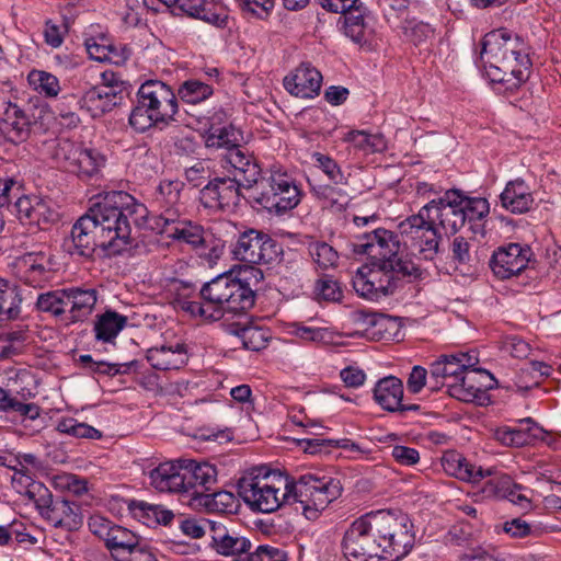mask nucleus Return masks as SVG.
Masks as SVG:
<instances>
[{"label":"nucleus","instance_id":"f257e3e1","mask_svg":"<svg viewBox=\"0 0 561 561\" xmlns=\"http://www.w3.org/2000/svg\"><path fill=\"white\" fill-rule=\"evenodd\" d=\"M146 213V206L130 194L107 192L72 225L64 250L84 259H91L96 249L108 256L121 254L130 244L131 224L137 225Z\"/></svg>","mask_w":561,"mask_h":561},{"label":"nucleus","instance_id":"f03ea898","mask_svg":"<svg viewBox=\"0 0 561 561\" xmlns=\"http://www.w3.org/2000/svg\"><path fill=\"white\" fill-rule=\"evenodd\" d=\"M341 492L337 479L306 473L290 481L288 476L266 467L252 468L238 481V493L251 510L272 513L283 504L299 503L308 519H316Z\"/></svg>","mask_w":561,"mask_h":561},{"label":"nucleus","instance_id":"7ed1b4c3","mask_svg":"<svg viewBox=\"0 0 561 561\" xmlns=\"http://www.w3.org/2000/svg\"><path fill=\"white\" fill-rule=\"evenodd\" d=\"M412 523L405 514L377 511L356 519L346 530L342 550L348 561L401 559L414 545Z\"/></svg>","mask_w":561,"mask_h":561},{"label":"nucleus","instance_id":"20e7f679","mask_svg":"<svg viewBox=\"0 0 561 561\" xmlns=\"http://www.w3.org/2000/svg\"><path fill=\"white\" fill-rule=\"evenodd\" d=\"M480 57L491 81L506 83L507 89H516L529 78L531 61L526 45L505 30L483 37Z\"/></svg>","mask_w":561,"mask_h":561},{"label":"nucleus","instance_id":"39448f33","mask_svg":"<svg viewBox=\"0 0 561 561\" xmlns=\"http://www.w3.org/2000/svg\"><path fill=\"white\" fill-rule=\"evenodd\" d=\"M203 302L192 301L188 310L210 320H219L225 313H243L254 305V291L249 284L228 275H220L201 289Z\"/></svg>","mask_w":561,"mask_h":561},{"label":"nucleus","instance_id":"423d86ee","mask_svg":"<svg viewBox=\"0 0 561 561\" xmlns=\"http://www.w3.org/2000/svg\"><path fill=\"white\" fill-rule=\"evenodd\" d=\"M401 242L398 233L378 228L357 236L352 242V251L354 254L366 255L371 262L394 265L399 272H403L409 282L422 279L425 271L410 257L409 252L405 253Z\"/></svg>","mask_w":561,"mask_h":561},{"label":"nucleus","instance_id":"0eeeda50","mask_svg":"<svg viewBox=\"0 0 561 561\" xmlns=\"http://www.w3.org/2000/svg\"><path fill=\"white\" fill-rule=\"evenodd\" d=\"M425 211L409 216L398 225L405 252L414 260L433 261L439 252L442 234Z\"/></svg>","mask_w":561,"mask_h":561},{"label":"nucleus","instance_id":"6e6552de","mask_svg":"<svg viewBox=\"0 0 561 561\" xmlns=\"http://www.w3.org/2000/svg\"><path fill=\"white\" fill-rule=\"evenodd\" d=\"M248 197L270 213L284 214L300 203V191L286 173H273L261 179Z\"/></svg>","mask_w":561,"mask_h":561},{"label":"nucleus","instance_id":"1a4fd4ad","mask_svg":"<svg viewBox=\"0 0 561 561\" xmlns=\"http://www.w3.org/2000/svg\"><path fill=\"white\" fill-rule=\"evenodd\" d=\"M403 278L408 277L403 276V272H399L394 265L369 261L357 270L352 283L360 297L379 301L392 295L401 286Z\"/></svg>","mask_w":561,"mask_h":561},{"label":"nucleus","instance_id":"9d476101","mask_svg":"<svg viewBox=\"0 0 561 561\" xmlns=\"http://www.w3.org/2000/svg\"><path fill=\"white\" fill-rule=\"evenodd\" d=\"M126 94V82L115 72L104 71L101 82L87 90L79 103L92 117H100L121 105Z\"/></svg>","mask_w":561,"mask_h":561},{"label":"nucleus","instance_id":"9b49d317","mask_svg":"<svg viewBox=\"0 0 561 561\" xmlns=\"http://www.w3.org/2000/svg\"><path fill=\"white\" fill-rule=\"evenodd\" d=\"M167 234L175 241L191 245L210 265L215 264L224 253L225 242L210 230L191 220L179 221L167 229Z\"/></svg>","mask_w":561,"mask_h":561},{"label":"nucleus","instance_id":"f8f14e48","mask_svg":"<svg viewBox=\"0 0 561 561\" xmlns=\"http://www.w3.org/2000/svg\"><path fill=\"white\" fill-rule=\"evenodd\" d=\"M279 253L277 242L266 232L249 228L239 233L232 254L237 261L247 264H268Z\"/></svg>","mask_w":561,"mask_h":561},{"label":"nucleus","instance_id":"ddd939ff","mask_svg":"<svg viewBox=\"0 0 561 561\" xmlns=\"http://www.w3.org/2000/svg\"><path fill=\"white\" fill-rule=\"evenodd\" d=\"M38 514L55 528L76 531L83 525L81 506L64 496L53 495L49 489L35 506Z\"/></svg>","mask_w":561,"mask_h":561},{"label":"nucleus","instance_id":"4468645a","mask_svg":"<svg viewBox=\"0 0 561 561\" xmlns=\"http://www.w3.org/2000/svg\"><path fill=\"white\" fill-rule=\"evenodd\" d=\"M88 526L91 533L104 542L114 561L118 560L141 539L134 531L116 525L101 515H92L89 518Z\"/></svg>","mask_w":561,"mask_h":561},{"label":"nucleus","instance_id":"2eb2a0df","mask_svg":"<svg viewBox=\"0 0 561 561\" xmlns=\"http://www.w3.org/2000/svg\"><path fill=\"white\" fill-rule=\"evenodd\" d=\"M461 194L457 190L447 191L443 197L433 199L422 207L434 225L446 234H455L463 227V214L460 206Z\"/></svg>","mask_w":561,"mask_h":561},{"label":"nucleus","instance_id":"dca6fc26","mask_svg":"<svg viewBox=\"0 0 561 561\" xmlns=\"http://www.w3.org/2000/svg\"><path fill=\"white\" fill-rule=\"evenodd\" d=\"M533 256L529 245L510 243L493 252L490 267L496 277L507 279L527 268Z\"/></svg>","mask_w":561,"mask_h":561},{"label":"nucleus","instance_id":"f3484780","mask_svg":"<svg viewBox=\"0 0 561 561\" xmlns=\"http://www.w3.org/2000/svg\"><path fill=\"white\" fill-rule=\"evenodd\" d=\"M243 185L233 178H215L199 191V202L208 209L220 210L238 205Z\"/></svg>","mask_w":561,"mask_h":561},{"label":"nucleus","instance_id":"a211bd4d","mask_svg":"<svg viewBox=\"0 0 561 561\" xmlns=\"http://www.w3.org/2000/svg\"><path fill=\"white\" fill-rule=\"evenodd\" d=\"M495 378L485 369L462 373L457 382H448L447 393L463 402H479L485 399L488 390L495 386Z\"/></svg>","mask_w":561,"mask_h":561},{"label":"nucleus","instance_id":"6ab92c4d","mask_svg":"<svg viewBox=\"0 0 561 561\" xmlns=\"http://www.w3.org/2000/svg\"><path fill=\"white\" fill-rule=\"evenodd\" d=\"M137 96L145 100L147 108L160 116V121L168 124L178 113V101L172 89L159 80H148L142 83Z\"/></svg>","mask_w":561,"mask_h":561},{"label":"nucleus","instance_id":"aec40b11","mask_svg":"<svg viewBox=\"0 0 561 561\" xmlns=\"http://www.w3.org/2000/svg\"><path fill=\"white\" fill-rule=\"evenodd\" d=\"M184 494L193 500H199L204 491H208L217 481L216 467L208 462L185 461L182 466Z\"/></svg>","mask_w":561,"mask_h":561},{"label":"nucleus","instance_id":"412c9836","mask_svg":"<svg viewBox=\"0 0 561 561\" xmlns=\"http://www.w3.org/2000/svg\"><path fill=\"white\" fill-rule=\"evenodd\" d=\"M516 427H500L495 431V438L505 446L522 447L531 445L537 440L546 442L549 433L538 425L531 417L518 421Z\"/></svg>","mask_w":561,"mask_h":561},{"label":"nucleus","instance_id":"4be33fe9","mask_svg":"<svg viewBox=\"0 0 561 561\" xmlns=\"http://www.w3.org/2000/svg\"><path fill=\"white\" fill-rule=\"evenodd\" d=\"M321 73L309 64H301L290 77H285L284 87L293 95L310 99L319 94Z\"/></svg>","mask_w":561,"mask_h":561},{"label":"nucleus","instance_id":"5701e85b","mask_svg":"<svg viewBox=\"0 0 561 561\" xmlns=\"http://www.w3.org/2000/svg\"><path fill=\"white\" fill-rule=\"evenodd\" d=\"M227 162L234 169V175L249 194L261 181V168L256 160L242 147L232 148L225 156Z\"/></svg>","mask_w":561,"mask_h":561},{"label":"nucleus","instance_id":"b1692460","mask_svg":"<svg viewBox=\"0 0 561 561\" xmlns=\"http://www.w3.org/2000/svg\"><path fill=\"white\" fill-rule=\"evenodd\" d=\"M67 327L84 322L93 312L99 293L94 288L69 287Z\"/></svg>","mask_w":561,"mask_h":561},{"label":"nucleus","instance_id":"393cba45","mask_svg":"<svg viewBox=\"0 0 561 561\" xmlns=\"http://www.w3.org/2000/svg\"><path fill=\"white\" fill-rule=\"evenodd\" d=\"M70 172L80 178H92L98 174L105 164V157L95 149L72 148L67 156Z\"/></svg>","mask_w":561,"mask_h":561},{"label":"nucleus","instance_id":"a878e982","mask_svg":"<svg viewBox=\"0 0 561 561\" xmlns=\"http://www.w3.org/2000/svg\"><path fill=\"white\" fill-rule=\"evenodd\" d=\"M2 117L3 122L10 126L8 135L13 142L27 140L33 127L37 124L34 111L22 110L16 104L7 107Z\"/></svg>","mask_w":561,"mask_h":561},{"label":"nucleus","instance_id":"bb28decb","mask_svg":"<svg viewBox=\"0 0 561 561\" xmlns=\"http://www.w3.org/2000/svg\"><path fill=\"white\" fill-rule=\"evenodd\" d=\"M68 301L67 288L47 290L37 295L34 308L67 327Z\"/></svg>","mask_w":561,"mask_h":561},{"label":"nucleus","instance_id":"cd10ccee","mask_svg":"<svg viewBox=\"0 0 561 561\" xmlns=\"http://www.w3.org/2000/svg\"><path fill=\"white\" fill-rule=\"evenodd\" d=\"M150 484L159 492L184 494L182 465L163 462L149 473Z\"/></svg>","mask_w":561,"mask_h":561},{"label":"nucleus","instance_id":"c85d7f7f","mask_svg":"<svg viewBox=\"0 0 561 561\" xmlns=\"http://www.w3.org/2000/svg\"><path fill=\"white\" fill-rule=\"evenodd\" d=\"M501 205L513 214L528 211L534 203L533 194L523 180H514L506 184L500 195Z\"/></svg>","mask_w":561,"mask_h":561},{"label":"nucleus","instance_id":"c756f323","mask_svg":"<svg viewBox=\"0 0 561 561\" xmlns=\"http://www.w3.org/2000/svg\"><path fill=\"white\" fill-rule=\"evenodd\" d=\"M147 360L154 369H180L186 364V350L183 344L175 346L151 347L147 351Z\"/></svg>","mask_w":561,"mask_h":561},{"label":"nucleus","instance_id":"7c9ffc66","mask_svg":"<svg viewBox=\"0 0 561 561\" xmlns=\"http://www.w3.org/2000/svg\"><path fill=\"white\" fill-rule=\"evenodd\" d=\"M442 465L448 474L467 482H478L490 474V471L476 467L462 455L455 451L446 453L442 458Z\"/></svg>","mask_w":561,"mask_h":561},{"label":"nucleus","instance_id":"2f4dec72","mask_svg":"<svg viewBox=\"0 0 561 561\" xmlns=\"http://www.w3.org/2000/svg\"><path fill=\"white\" fill-rule=\"evenodd\" d=\"M461 365L456 354L442 355L431 365L430 378L434 381L433 390L440 387L448 389V382L459 381L462 375Z\"/></svg>","mask_w":561,"mask_h":561},{"label":"nucleus","instance_id":"473e14b6","mask_svg":"<svg viewBox=\"0 0 561 561\" xmlns=\"http://www.w3.org/2000/svg\"><path fill=\"white\" fill-rule=\"evenodd\" d=\"M402 398V381L394 376L385 377L375 385L374 399L386 411H398Z\"/></svg>","mask_w":561,"mask_h":561},{"label":"nucleus","instance_id":"72a5a7b5","mask_svg":"<svg viewBox=\"0 0 561 561\" xmlns=\"http://www.w3.org/2000/svg\"><path fill=\"white\" fill-rule=\"evenodd\" d=\"M343 140L364 156L380 153L387 149V140L379 131L351 130L345 134Z\"/></svg>","mask_w":561,"mask_h":561},{"label":"nucleus","instance_id":"f704fd0d","mask_svg":"<svg viewBox=\"0 0 561 561\" xmlns=\"http://www.w3.org/2000/svg\"><path fill=\"white\" fill-rule=\"evenodd\" d=\"M22 300L20 287L0 278V322L19 319L22 311Z\"/></svg>","mask_w":561,"mask_h":561},{"label":"nucleus","instance_id":"c9c22d12","mask_svg":"<svg viewBox=\"0 0 561 561\" xmlns=\"http://www.w3.org/2000/svg\"><path fill=\"white\" fill-rule=\"evenodd\" d=\"M126 324V316L114 310H106L104 313L96 316L93 329L95 339L104 343H112Z\"/></svg>","mask_w":561,"mask_h":561},{"label":"nucleus","instance_id":"e433bc0d","mask_svg":"<svg viewBox=\"0 0 561 561\" xmlns=\"http://www.w3.org/2000/svg\"><path fill=\"white\" fill-rule=\"evenodd\" d=\"M198 503L204 505L208 512L220 514H236L240 507L239 499L229 491L202 494Z\"/></svg>","mask_w":561,"mask_h":561},{"label":"nucleus","instance_id":"4c0bfd02","mask_svg":"<svg viewBox=\"0 0 561 561\" xmlns=\"http://www.w3.org/2000/svg\"><path fill=\"white\" fill-rule=\"evenodd\" d=\"M488 486L489 492H493L497 497L506 499L523 508L530 506L528 497L520 492L523 486L520 484L513 483L507 477L501 478L496 481L492 480L488 482Z\"/></svg>","mask_w":561,"mask_h":561},{"label":"nucleus","instance_id":"58836bf2","mask_svg":"<svg viewBox=\"0 0 561 561\" xmlns=\"http://www.w3.org/2000/svg\"><path fill=\"white\" fill-rule=\"evenodd\" d=\"M314 195L321 201L322 207L333 213L345 210L348 205V195L331 185H318L312 187Z\"/></svg>","mask_w":561,"mask_h":561},{"label":"nucleus","instance_id":"ea45409f","mask_svg":"<svg viewBox=\"0 0 561 561\" xmlns=\"http://www.w3.org/2000/svg\"><path fill=\"white\" fill-rule=\"evenodd\" d=\"M12 485L18 493L25 496L35 506L43 495L46 494V490L48 489L44 483L22 472H18L13 476Z\"/></svg>","mask_w":561,"mask_h":561},{"label":"nucleus","instance_id":"a19ab883","mask_svg":"<svg viewBox=\"0 0 561 561\" xmlns=\"http://www.w3.org/2000/svg\"><path fill=\"white\" fill-rule=\"evenodd\" d=\"M233 333L241 339L244 348L250 351H260L264 348L270 339L267 330L253 325L240 327L239 323L233 330Z\"/></svg>","mask_w":561,"mask_h":561},{"label":"nucleus","instance_id":"79ce46f5","mask_svg":"<svg viewBox=\"0 0 561 561\" xmlns=\"http://www.w3.org/2000/svg\"><path fill=\"white\" fill-rule=\"evenodd\" d=\"M147 106L145 100L137 96V104L129 115V124L138 133H144L150 127L163 123V121H160V116L151 113Z\"/></svg>","mask_w":561,"mask_h":561},{"label":"nucleus","instance_id":"37998d69","mask_svg":"<svg viewBox=\"0 0 561 561\" xmlns=\"http://www.w3.org/2000/svg\"><path fill=\"white\" fill-rule=\"evenodd\" d=\"M56 430L76 438L100 439L102 437L99 430L87 423H80L73 417H61L57 422Z\"/></svg>","mask_w":561,"mask_h":561},{"label":"nucleus","instance_id":"c03bdc74","mask_svg":"<svg viewBox=\"0 0 561 561\" xmlns=\"http://www.w3.org/2000/svg\"><path fill=\"white\" fill-rule=\"evenodd\" d=\"M308 252L312 261L321 270L335 267L339 254L333 247L323 241H312L308 245Z\"/></svg>","mask_w":561,"mask_h":561},{"label":"nucleus","instance_id":"a18cd8bd","mask_svg":"<svg viewBox=\"0 0 561 561\" xmlns=\"http://www.w3.org/2000/svg\"><path fill=\"white\" fill-rule=\"evenodd\" d=\"M240 131L232 126L217 128L206 138L209 148H225L229 152L232 148L240 147Z\"/></svg>","mask_w":561,"mask_h":561},{"label":"nucleus","instance_id":"49530a36","mask_svg":"<svg viewBox=\"0 0 561 561\" xmlns=\"http://www.w3.org/2000/svg\"><path fill=\"white\" fill-rule=\"evenodd\" d=\"M213 88L199 80H186L179 88V96L191 104L199 103L213 94Z\"/></svg>","mask_w":561,"mask_h":561},{"label":"nucleus","instance_id":"de8ad7c7","mask_svg":"<svg viewBox=\"0 0 561 561\" xmlns=\"http://www.w3.org/2000/svg\"><path fill=\"white\" fill-rule=\"evenodd\" d=\"M28 82L36 91L48 98L57 96L60 91L58 78L43 70L31 71L28 75Z\"/></svg>","mask_w":561,"mask_h":561},{"label":"nucleus","instance_id":"09e8293b","mask_svg":"<svg viewBox=\"0 0 561 561\" xmlns=\"http://www.w3.org/2000/svg\"><path fill=\"white\" fill-rule=\"evenodd\" d=\"M463 214V225L466 221H479L489 215V202L482 197H466L461 195V203H459Z\"/></svg>","mask_w":561,"mask_h":561},{"label":"nucleus","instance_id":"8fccbe9b","mask_svg":"<svg viewBox=\"0 0 561 561\" xmlns=\"http://www.w3.org/2000/svg\"><path fill=\"white\" fill-rule=\"evenodd\" d=\"M182 188L183 183L179 180L161 181L156 193L157 203L160 207L178 206Z\"/></svg>","mask_w":561,"mask_h":561},{"label":"nucleus","instance_id":"3c124183","mask_svg":"<svg viewBox=\"0 0 561 561\" xmlns=\"http://www.w3.org/2000/svg\"><path fill=\"white\" fill-rule=\"evenodd\" d=\"M25 339L26 333L23 330L0 332V358H9L16 355Z\"/></svg>","mask_w":561,"mask_h":561},{"label":"nucleus","instance_id":"603ef678","mask_svg":"<svg viewBox=\"0 0 561 561\" xmlns=\"http://www.w3.org/2000/svg\"><path fill=\"white\" fill-rule=\"evenodd\" d=\"M314 162L318 168H320L323 173L332 181L334 184H346L347 176L343 173L340 165L329 156H325L320 152H316L313 154Z\"/></svg>","mask_w":561,"mask_h":561},{"label":"nucleus","instance_id":"864d4df0","mask_svg":"<svg viewBox=\"0 0 561 561\" xmlns=\"http://www.w3.org/2000/svg\"><path fill=\"white\" fill-rule=\"evenodd\" d=\"M316 293L319 299L333 302L340 301L343 296V290L340 284L329 277H324L318 280Z\"/></svg>","mask_w":561,"mask_h":561},{"label":"nucleus","instance_id":"5fc2aeb1","mask_svg":"<svg viewBox=\"0 0 561 561\" xmlns=\"http://www.w3.org/2000/svg\"><path fill=\"white\" fill-rule=\"evenodd\" d=\"M139 165L144 169L146 176H152L157 173L159 168V159L156 152L146 147H138L134 153Z\"/></svg>","mask_w":561,"mask_h":561},{"label":"nucleus","instance_id":"6e6d98bb","mask_svg":"<svg viewBox=\"0 0 561 561\" xmlns=\"http://www.w3.org/2000/svg\"><path fill=\"white\" fill-rule=\"evenodd\" d=\"M116 561H158L152 549L141 539Z\"/></svg>","mask_w":561,"mask_h":561},{"label":"nucleus","instance_id":"4d7b16f0","mask_svg":"<svg viewBox=\"0 0 561 561\" xmlns=\"http://www.w3.org/2000/svg\"><path fill=\"white\" fill-rule=\"evenodd\" d=\"M58 213L51 208L46 201L35 197L33 224L42 226L45 224L55 222L58 220Z\"/></svg>","mask_w":561,"mask_h":561},{"label":"nucleus","instance_id":"13d9d810","mask_svg":"<svg viewBox=\"0 0 561 561\" xmlns=\"http://www.w3.org/2000/svg\"><path fill=\"white\" fill-rule=\"evenodd\" d=\"M198 13L195 19L203 20L218 27H225L227 24V14L221 11L218 12L216 5L210 2L205 1Z\"/></svg>","mask_w":561,"mask_h":561},{"label":"nucleus","instance_id":"bf43d9fd","mask_svg":"<svg viewBox=\"0 0 561 561\" xmlns=\"http://www.w3.org/2000/svg\"><path fill=\"white\" fill-rule=\"evenodd\" d=\"M50 271L43 264H32L25 271L24 282L33 287H42L49 279Z\"/></svg>","mask_w":561,"mask_h":561},{"label":"nucleus","instance_id":"052dcab7","mask_svg":"<svg viewBox=\"0 0 561 561\" xmlns=\"http://www.w3.org/2000/svg\"><path fill=\"white\" fill-rule=\"evenodd\" d=\"M391 456L401 466H414L420 461L419 450L403 445H396L391 450Z\"/></svg>","mask_w":561,"mask_h":561},{"label":"nucleus","instance_id":"680f3d73","mask_svg":"<svg viewBox=\"0 0 561 561\" xmlns=\"http://www.w3.org/2000/svg\"><path fill=\"white\" fill-rule=\"evenodd\" d=\"M503 530L512 538H525L533 535V527L522 518H513L503 524Z\"/></svg>","mask_w":561,"mask_h":561},{"label":"nucleus","instance_id":"e2e57ef3","mask_svg":"<svg viewBox=\"0 0 561 561\" xmlns=\"http://www.w3.org/2000/svg\"><path fill=\"white\" fill-rule=\"evenodd\" d=\"M136 362H128L123 364H112L104 360H96L94 364L92 373H98L106 376H116L119 374H127L131 366H134Z\"/></svg>","mask_w":561,"mask_h":561},{"label":"nucleus","instance_id":"0e129e2a","mask_svg":"<svg viewBox=\"0 0 561 561\" xmlns=\"http://www.w3.org/2000/svg\"><path fill=\"white\" fill-rule=\"evenodd\" d=\"M18 217L25 224L33 225V216L35 210V197L31 198L27 196L19 197L14 204Z\"/></svg>","mask_w":561,"mask_h":561},{"label":"nucleus","instance_id":"69168bd1","mask_svg":"<svg viewBox=\"0 0 561 561\" xmlns=\"http://www.w3.org/2000/svg\"><path fill=\"white\" fill-rule=\"evenodd\" d=\"M243 10L249 11L259 18L267 16L274 8V0H238Z\"/></svg>","mask_w":561,"mask_h":561},{"label":"nucleus","instance_id":"338daca9","mask_svg":"<svg viewBox=\"0 0 561 561\" xmlns=\"http://www.w3.org/2000/svg\"><path fill=\"white\" fill-rule=\"evenodd\" d=\"M186 180L192 183L194 186H199L203 184L205 180L210 176L209 169L205 165L204 162H196L194 165L190 167L185 171Z\"/></svg>","mask_w":561,"mask_h":561},{"label":"nucleus","instance_id":"774afa93","mask_svg":"<svg viewBox=\"0 0 561 561\" xmlns=\"http://www.w3.org/2000/svg\"><path fill=\"white\" fill-rule=\"evenodd\" d=\"M427 370L422 366H414L409 375L407 386L410 392L419 393L426 385Z\"/></svg>","mask_w":561,"mask_h":561}]
</instances>
